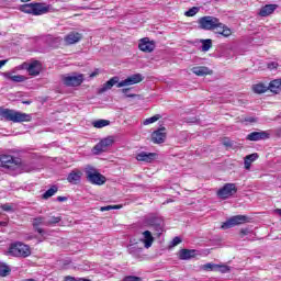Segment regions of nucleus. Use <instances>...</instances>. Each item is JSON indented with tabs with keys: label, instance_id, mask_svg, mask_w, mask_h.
<instances>
[{
	"label": "nucleus",
	"instance_id": "obj_1",
	"mask_svg": "<svg viewBox=\"0 0 281 281\" xmlns=\"http://www.w3.org/2000/svg\"><path fill=\"white\" fill-rule=\"evenodd\" d=\"M0 167L5 170H21V172H35L37 170L34 162H21L10 155L0 156Z\"/></svg>",
	"mask_w": 281,
	"mask_h": 281
},
{
	"label": "nucleus",
	"instance_id": "obj_2",
	"mask_svg": "<svg viewBox=\"0 0 281 281\" xmlns=\"http://www.w3.org/2000/svg\"><path fill=\"white\" fill-rule=\"evenodd\" d=\"M143 80H144V76L142 74H134L122 81H120V77L115 76L101 86V88L99 89V93H105V91L113 89L115 85L117 89H122V87H131L132 85H139V82H142Z\"/></svg>",
	"mask_w": 281,
	"mask_h": 281
},
{
	"label": "nucleus",
	"instance_id": "obj_3",
	"mask_svg": "<svg viewBox=\"0 0 281 281\" xmlns=\"http://www.w3.org/2000/svg\"><path fill=\"white\" fill-rule=\"evenodd\" d=\"M0 117L5 120V122H13L14 124H20L21 122H32V114L12 109H5L3 106H0Z\"/></svg>",
	"mask_w": 281,
	"mask_h": 281
},
{
	"label": "nucleus",
	"instance_id": "obj_4",
	"mask_svg": "<svg viewBox=\"0 0 281 281\" xmlns=\"http://www.w3.org/2000/svg\"><path fill=\"white\" fill-rule=\"evenodd\" d=\"M19 10L20 12H24V14L41 16L42 14H47V12H49V5H45L41 2H31L26 4H21Z\"/></svg>",
	"mask_w": 281,
	"mask_h": 281
},
{
	"label": "nucleus",
	"instance_id": "obj_5",
	"mask_svg": "<svg viewBox=\"0 0 281 281\" xmlns=\"http://www.w3.org/2000/svg\"><path fill=\"white\" fill-rule=\"evenodd\" d=\"M143 225L145 227H153L157 232L158 236H161L166 224L164 222V217L157 214H149L144 217Z\"/></svg>",
	"mask_w": 281,
	"mask_h": 281
},
{
	"label": "nucleus",
	"instance_id": "obj_6",
	"mask_svg": "<svg viewBox=\"0 0 281 281\" xmlns=\"http://www.w3.org/2000/svg\"><path fill=\"white\" fill-rule=\"evenodd\" d=\"M9 254L15 258H27L32 256V250L30 247L21 241H15L10 245Z\"/></svg>",
	"mask_w": 281,
	"mask_h": 281
},
{
	"label": "nucleus",
	"instance_id": "obj_7",
	"mask_svg": "<svg viewBox=\"0 0 281 281\" xmlns=\"http://www.w3.org/2000/svg\"><path fill=\"white\" fill-rule=\"evenodd\" d=\"M198 25L200 30L212 31L215 27H221L223 23L218 18L212 15H205L199 19Z\"/></svg>",
	"mask_w": 281,
	"mask_h": 281
},
{
	"label": "nucleus",
	"instance_id": "obj_8",
	"mask_svg": "<svg viewBox=\"0 0 281 281\" xmlns=\"http://www.w3.org/2000/svg\"><path fill=\"white\" fill-rule=\"evenodd\" d=\"M61 81L65 87H80L85 82V75L78 72L63 75Z\"/></svg>",
	"mask_w": 281,
	"mask_h": 281
},
{
	"label": "nucleus",
	"instance_id": "obj_9",
	"mask_svg": "<svg viewBox=\"0 0 281 281\" xmlns=\"http://www.w3.org/2000/svg\"><path fill=\"white\" fill-rule=\"evenodd\" d=\"M87 180L93 186H104L106 183V177L95 171L93 167L86 170Z\"/></svg>",
	"mask_w": 281,
	"mask_h": 281
},
{
	"label": "nucleus",
	"instance_id": "obj_10",
	"mask_svg": "<svg viewBox=\"0 0 281 281\" xmlns=\"http://www.w3.org/2000/svg\"><path fill=\"white\" fill-rule=\"evenodd\" d=\"M238 192V188L236 187V183H225L217 192L216 195L218 199H222L223 201L231 199V196H234Z\"/></svg>",
	"mask_w": 281,
	"mask_h": 281
},
{
	"label": "nucleus",
	"instance_id": "obj_11",
	"mask_svg": "<svg viewBox=\"0 0 281 281\" xmlns=\"http://www.w3.org/2000/svg\"><path fill=\"white\" fill-rule=\"evenodd\" d=\"M243 223H249V217L247 215H235L228 218L222 224V229H232L236 225H243Z\"/></svg>",
	"mask_w": 281,
	"mask_h": 281
},
{
	"label": "nucleus",
	"instance_id": "obj_12",
	"mask_svg": "<svg viewBox=\"0 0 281 281\" xmlns=\"http://www.w3.org/2000/svg\"><path fill=\"white\" fill-rule=\"evenodd\" d=\"M113 136H109L106 138L101 139L94 147V155H100V153H104L109 146H113Z\"/></svg>",
	"mask_w": 281,
	"mask_h": 281
},
{
	"label": "nucleus",
	"instance_id": "obj_13",
	"mask_svg": "<svg viewBox=\"0 0 281 281\" xmlns=\"http://www.w3.org/2000/svg\"><path fill=\"white\" fill-rule=\"evenodd\" d=\"M271 137V134L265 131L260 132H252L246 136L247 142H260L262 139H269Z\"/></svg>",
	"mask_w": 281,
	"mask_h": 281
},
{
	"label": "nucleus",
	"instance_id": "obj_14",
	"mask_svg": "<svg viewBox=\"0 0 281 281\" xmlns=\"http://www.w3.org/2000/svg\"><path fill=\"white\" fill-rule=\"evenodd\" d=\"M151 142L154 144H164L166 142V127H159L151 133Z\"/></svg>",
	"mask_w": 281,
	"mask_h": 281
},
{
	"label": "nucleus",
	"instance_id": "obj_15",
	"mask_svg": "<svg viewBox=\"0 0 281 281\" xmlns=\"http://www.w3.org/2000/svg\"><path fill=\"white\" fill-rule=\"evenodd\" d=\"M138 48L140 49V52L150 54V52H155V42H150L148 37H144L140 40Z\"/></svg>",
	"mask_w": 281,
	"mask_h": 281
},
{
	"label": "nucleus",
	"instance_id": "obj_16",
	"mask_svg": "<svg viewBox=\"0 0 281 281\" xmlns=\"http://www.w3.org/2000/svg\"><path fill=\"white\" fill-rule=\"evenodd\" d=\"M23 67L26 68L29 76H38L41 74V61L34 60L31 64H23Z\"/></svg>",
	"mask_w": 281,
	"mask_h": 281
},
{
	"label": "nucleus",
	"instance_id": "obj_17",
	"mask_svg": "<svg viewBox=\"0 0 281 281\" xmlns=\"http://www.w3.org/2000/svg\"><path fill=\"white\" fill-rule=\"evenodd\" d=\"M64 41L66 45H76V43H80V41H82V34L72 31L64 37Z\"/></svg>",
	"mask_w": 281,
	"mask_h": 281
},
{
	"label": "nucleus",
	"instance_id": "obj_18",
	"mask_svg": "<svg viewBox=\"0 0 281 281\" xmlns=\"http://www.w3.org/2000/svg\"><path fill=\"white\" fill-rule=\"evenodd\" d=\"M47 223L46 217L45 216H37L35 218H33L32 225H33V229H35L37 232V234H41V236H43L45 234V229L40 228L41 225H45Z\"/></svg>",
	"mask_w": 281,
	"mask_h": 281
},
{
	"label": "nucleus",
	"instance_id": "obj_19",
	"mask_svg": "<svg viewBox=\"0 0 281 281\" xmlns=\"http://www.w3.org/2000/svg\"><path fill=\"white\" fill-rule=\"evenodd\" d=\"M156 158V153L140 151L136 155L137 161H145L146 164H151V161H155Z\"/></svg>",
	"mask_w": 281,
	"mask_h": 281
},
{
	"label": "nucleus",
	"instance_id": "obj_20",
	"mask_svg": "<svg viewBox=\"0 0 281 281\" xmlns=\"http://www.w3.org/2000/svg\"><path fill=\"white\" fill-rule=\"evenodd\" d=\"M196 256V250L194 249H180L178 252L179 260H192Z\"/></svg>",
	"mask_w": 281,
	"mask_h": 281
},
{
	"label": "nucleus",
	"instance_id": "obj_21",
	"mask_svg": "<svg viewBox=\"0 0 281 281\" xmlns=\"http://www.w3.org/2000/svg\"><path fill=\"white\" fill-rule=\"evenodd\" d=\"M214 30L217 38H221V36H224V38L232 36V29L227 27V25L223 23L221 26H216Z\"/></svg>",
	"mask_w": 281,
	"mask_h": 281
},
{
	"label": "nucleus",
	"instance_id": "obj_22",
	"mask_svg": "<svg viewBox=\"0 0 281 281\" xmlns=\"http://www.w3.org/2000/svg\"><path fill=\"white\" fill-rule=\"evenodd\" d=\"M44 41L46 45H48V47H53V49H56L57 47H60V43H63V37H54L53 35H47Z\"/></svg>",
	"mask_w": 281,
	"mask_h": 281
},
{
	"label": "nucleus",
	"instance_id": "obj_23",
	"mask_svg": "<svg viewBox=\"0 0 281 281\" xmlns=\"http://www.w3.org/2000/svg\"><path fill=\"white\" fill-rule=\"evenodd\" d=\"M276 10H278V4H266L259 10L258 15L259 16H269V15L273 14V12H276Z\"/></svg>",
	"mask_w": 281,
	"mask_h": 281
},
{
	"label": "nucleus",
	"instance_id": "obj_24",
	"mask_svg": "<svg viewBox=\"0 0 281 281\" xmlns=\"http://www.w3.org/2000/svg\"><path fill=\"white\" fill-rule=\"evenodd\" d=\"M80 179H82V172L80 171L74 170L67 176L68 183H71L72 186H78V183H80Z\"/></svg>",
	"mask_w": 281,
	"mask_h": 281
},
{
	"label": "nucleus",
	"instance_id": "obj_25",
	"mask_svg": "<svg viewBox=\"0 0 281 281\" xmlns=\"http://www.w3.org/2000/svg\"><path fill=\"white\" fill-rule=\"evenodd\" d=\"M142 241L144 243L146 249H150V247H153V243H155V237H153V233H150V231L143 232Z\"/></svg>",
	"mask_w": 281,
	"mask_h": 281
},
{
	"label": "nucleus",
	"instance_id": "obj_26",
	"mask_svg": "<svg viewBox=\"0 0 281 281\" xmlns=\"http://www.w3.org/2000/svg\"><path fill=\"white\" fill-rule=\"evenodd\" d=\"M195 76H210L212 71L205 66H195L191 69Z\"/></svg>",
	"mask_w": 281,
	"mask_h": 281
},
{
	"label": "nucleus",
	"instance_id": "obj_27",
	"mask_svg": "<svg viewBox=\"0 0 281 281\" xmlns=\"http://www.w3.org/2000/svg\"><path fill=\"white\" fill-rule=\"evenodd\" d=\"M258 157H259L258 153H254V154L246 156L244 159L245 169L250 170L251 164H254V161H256V159H258Z\"/></svg>",
	"mask_w": 281,
	"mask_h": 281
},
{
	"label": "nucleus",
	"instance_id": "obj_28",
	"mask_svg": "<svg viewBox=\"0 0 281 281\" xmlns=\"http://www.w3.org/2000/svg\"><path fill=\"white\" fill-rule=\"evenodd\" d=\"M268 91H271L272 93H280V91H281L280 79L272 80L268 86Z\"/></svg>",
	"mask_w": 281,
	"mask_h": 281
},
{
	"label": "nucleus",
	"instance_id": "obj_29",
	"mask_svg": "<svg viewBox=\"0 0 281 281\" xmlns=\"http://www.w3.org/2000/svg\"><path fill=\"white\" fill-rule=\"evenodd\" d=\"M127 251L128 254H131V256H134V258H137L142 254L143 248H139L137 244H131L127 246Z\"/></svg>",
	"mask_w": 281,
	"mask_h": 281
},
{
	"label": "nucleus",
	"instance_id": "obj_30",
	"mask_svg": "<svg viewBox=\"0 0 281 281\" xmlns=\"http://www.w3.org/2000/svg\"><path fill=\"white\" fill-rule=\"evenodd\" d=\"M56 192H58V187L57 186H52L48 190H46L43 193L42 199L47 201V199H52V196H54V194H56Z\"/></svg>",
	"mask_w": 281,
	"mask_h": 281
},
{
	"label": "nucleus",
	"instance_id": "obj_31",
	"mask_svg": "<svg viewBox=\"0 0 281 281\" xmlns=\"http://www.w3.org/2000/svg\"><path fill=\"white\" fill-rule=\"evenodd\" d=\"M252 91L255 93H267L269 91V87L265 83H257L252 86Z\"/></svg>",
	"mask_w": 281,
	"mask_h": 281
},
{
	"label": "nucleus",
	"instance_id": "obj_32",
	"mask_svg": "<svg viewBox=\"0 0 281 281\" xmlns=\"http://www.w3.org/2000/svg\"><path fill=\"white\" fill-rule=\"evenodd\" d=\"M63 221V217L60 216H50V217H46V223L45 226L46 227H52L54 225H58V223H60Z\"/></svg>",
	"mask_w": 281,
	"mask_h": 281
},
{
	"label": "nucleus",
	"instance_id": "obj_33",
	"mask_svg": "<svg viewBox=\"0 0 281 281\" xmlns=\"http://www.w3.org/2000/svg\"><path fill=\"white\" fill-rule=\"evenodd\" d=\"M200 43L202 44L201 46V52H210L212 49V40H200Z\"/></svg>",
	"mask_w": 281,
	"mask_h": 281
},
{
	"label": "nucleus",
	"instance_id": "obj_34",
	"mask_svg": "<svg viewBox=\"0 0 281 281\" xmlns=\"http://www.w3.org/2000/svg\"><path fill=\"white\" fill-rule=\"evenodd\" d=\"M110 124H111V121L102 120V119L92 122V126H94V128H104V126H109Z\"/></svg>",
	"mask_w": 281,
	"mask_h": 281
},
{
	"label": "nucleus",
	"instance_id": "obj_35",
	"mask_svg": "<svg viewBox=\"0 0 281 281\" xmlns=\"http://www.w3.org/2000/svg\"><path fill=\"white\" fill-rule=\"evenodd\" d=\"M10 271H12V269H10V266H8L5 263H0L1 278H5V277L10 276Z\"/></svg>",
	"mask_w": 281,
	"mask_h": 281
},
{
	"label": "nucleus",
	"instance_id": "obj_36",
	"mask_svg": "<svg viewBox=\"0 0 281 281\" xmlns=\"http://www.w3.org/2000/svg\"><path fill=\"white\" fill-rule=\"evenodd\" d=\"M159 120H161V115L160 114H156V115H154L151 117L146 119L143 122V124H144V126H148V124H155V122H157Z\"/></svg>",
	"mask_w": 281,
	"mask_h": 281
},
{
	"label": "nucleus",
	"instance_id": "obj_37",
	"mask_svg": "<svg viewBox=\"0 0 281 281\" xmlns=\"http://www.w3.org/2000/svg\"><path fill=\"white\" fill-rule=\"evenodd\" d=\"M122 205H106V206H101L100 212H111V210H121Z\"/></svg>",
	"mask_w": 281,
	"mask_h": 281
},
{
	"label": "nucleus",
	"instance_id": "obj_38",
	"mask_svg": "<svg viewBox=\"0 0 281 281\" xmlns=\"http://www.w3.org/2000/svg\"><path fill=\"white\" fill-rule=\"evenodd\" d=\"M232 269L227 265H217L216 271H220V273H229Z\"/></svg>",
	"mask_w": 281,
	"mask_h": 281
},
{
	"label": "nucleus",
	"instance_id": "obj_39",
	"mask_svg": "<svg viewBox=\"0 0 281 281\" xmlns=\"http://www.w3.org/2000/svg\"><path fill=\"white\" fill-rule=\"evenodd\" d=\"M199 10H201L199 7H193V8L189 9L187 12H184V14L187 16H194V15L199 14Z\"/></svg>",
	"mask_w": 281,
	"mask_h": 281
},
{
	"label": "nucleus",
	"instance_id": "obj_40",
	"mask_svg": "<svg viewBox=\"0 0 281 281\" xmlns=\"http://www.w3.org/2000/svg\"><path fill=\"white\" fill-rule=\"evenodd\" d=\"M10 80H12V82H24L25 77L23 75H13L10 76Z\"/></svg>",
	"mask_w": 281,
	"mask_h": 281
},
{
	"label": "nucleus",
	"instance_id": "obj_41",
	"mask_svg": "<svg viewBox=\"0 0 281 281\" xmlns=\"http://www.w3.org/2000/svg\"><path fill=\"white\" fill-rule=\"evenodd\" d=\"M218 267V265L216 263H205L202 269H204V271H216V268Z\"/></svg>",
	"mask_w": 281,
	"mask_h": 281
},
{
	"label": "nucleus",
	"instance_id": "obj_42",
	"mask_svg": "<svg viewBox=\"0 0 281 281\" xmlns=\"http://www.w3.org/2000/svg\"><path fill=\"white\" fill-rule=\"evenodd\" d=\"M64 281H91V280L85 279V278H75L71 276H67V277H65Z\"/></svg>",
	"mask_w": 281,
	"mask_h": 281
},
{
	"label": "nucleus",
	"instance_id": "obj_43",
	"mask_svg": "<svg viewBox=\"0 0 281 281\" xmlns=\"http://www.w3.org/2000/svg\"><path fill=\"white\" fill-rule=\"evenodd\" d=\"M1 210H3V212H14V207H12V205L5 203L1 205Z\"/></svg>",
	"mask_w": 281,
	"mask_h": 281
},
{
	"label": "nucleus",
	"instance_id": "obj_44",
	"mask_svg": "<svg viewBox=\"0 0 281 281\" xmlns=\"http://www.w3.org/2000/svg\"><path fill=\"white\" fill-rule=\"evenodd\" d=\"M182 241L181 237L177 236L171 240L170 247H177Z\"/></svg>",
	"mask_w": 281,
	"mask_h": 281
},
{
	"label": "nucleus",
	"instance_id": "obj_45",
	"mask_svg": "<svg viewBox=\"0 0 281 281\" xmlns=\"http://www.w3.org/2000/svg\"><path fill=\"white\" fill-rule=\"evenodd\" d=\"M268 69H270V71H273V69H278L279 64L277 61H270L267 65Z\"/></svg>",
	"mask_w": 281,
	"mask_h": 281
},
{
	"label": "nucleus",
	"instance_id": "obj_46",
	"mask_svg": "<svg viewBox=\"0 0 281 281\" xmlns=\"http://www.w3.org/2000/svg\"><path fill=\"white\" fill-rule=\"evenodd\" d=\"M123 281H142V278L135 276H128L123 279Z\"/></svg>",
	"mask_w": 281,
	"mask_h": 281
},
{
	"label": "nucleus",
	"instance_id": "obj_47",
	"mask_svg": "<svg viewBox=\"0 0 281 281\" xmlns=\"http://www.w3.org/2000/svg\"><path fill=\"white\" fill-rule=\"evenodd\" d=\"M122 93L125 94L126 98H135L136 94H128V91H131V88H124L121 90Z\"/></svg>",
	"mask_w": 281,
	"mask_h": 281
},
{
	"label": "nucleus",
	"instance_id": "obj_48",
	"mask_svg": "<svg viewBox=\"0 0 281 281\" xmlns=\"http://www.w3.org/2000/svg\"><path fill=\"white\" fill-rule=\"evenodd\" d=\"M244 121L249 122V124H254L255 122H258V119L254 116H248V117H245Z\"/></svg>",
	"mask_w": 281,
	"mask_h": 281
},
{
	"label": "nucleus",
	"instance_id": "obj_49",
	"mask_svg": "<svg viewBox=\"0 0 281 281\" xmlns=\"http://www.w3.org/2000/svg\"><path fill=\"white\" fill-rule=\"evenodd\" d=\"M223 144L226 146V148H232V146H234V143L228 138L224 139Z\"/></svg>",
	"mask_w": 281,
	"mask_h": 281
},
{
	"label": "nucleus",
	"instance_id": "obj_50",
	"mask_svg": "<svg viewBox=\"0 0 281 281\" xmlns=\"http://www.w3.org/2000/svg\"><path fill=\"white\" fill-rule=\"evenodd\" d=\"M248 234H250L249 228H241V229H240V236H241V238H243L244 236H248Z\"/></svg>",
	"mask_w": 281,
	"mask_h": 281
},
{
	"label": "nucleus",
	"instance_id": "obj_51",
	"mask_svg": "<svg viewBox=\"0 0 281 281\" xmlns=\"http://www.w3.org/2000/svg\"><path fill=\"white\" fill-rule=\"evenodd\" d=\"M57 201L59 203H65V201H67V196H57Z\"/></svg>",
	"mask_w": 281,
	"mask_h": 281
},
{
	"label": "nucleus",
	"instance_id": "obj_52",
	"mask_svg": "<svg viewBox=\"0 0 281 281\" xmlns=\"http://www.w3.org/2000/svg\"><path fill=\"white\" fill-rule=\"evenodd\" d=\"M5 63H8V59L0 60V69L5 65Z\"/></svg>",
	"mask_w": 281,
	"mask_h": 281
},
{
	"label": "nucleus",
	"instance_id": "obj_53",
	"mask_svg": "<svg viewBox=\"0 0 281 281\" xmlns=\"http://www.w3.org/2000/svg\"><path fill=\"white\" fill-rule=\"evenodd\" d=\"M0 227H8V222H5V221L0 222Z\"/></svg>",
	"mask_w": 281,
	"mask_h": 281
},
{
	"label": "nucleus",
	"instance_id": "obj_54",
	"mask_svg": "<svg viewBox=\"0 0 281 281\" xmlns=\"http://www.w3.org/2000/svg\"><path fill=\"white\" fill-rule=\"evenodd\" d=\"M274 212L276 214H279V216H281V209H276Z\"/></svg>",
	"mask_w": 281,
	"mask_h": 281
},
{
	"label": "nucleus",
	"instance_id": "obj_55",
	"mask_svg": "<svg viewBox=\"0 0 281 281\" xmlns=\"http://www.w3.org/2000/svg\"><path fill=\"white\" fill-rule=\"evenodd\" d=\"M95 76H98V72H92V74L90 75V78H95Z\"/></svg>",
	"mask_w": 281,
	"mask_h": 281
},
{
	"label": "nucleus",
	"instance_id": "obj_56",
	"mask_svg": "<svg viewBox=\"0 0 281 281\" xmlns=\"http://www.w3.org/2000/svg\"><path fill=\"white\" fill-rule=\"evenodd\" d=\"M22 104H32V101H23Z\"/></svg>",
	"mask_w": 281,
	"mask_h": 281
},
{
	"label": "nucleus",
	"instance_id": "obj_57",
	"mask_svg": "<svg viewBox=\"0 0 281 281\" xmlns=\"http://www.w3.org/2000/svg\"><path fill=\"white\" fill-rule=\"evenodd\" d=\"M22 3H27V1H32V0H21Z\"/></svg>",
	"mask_w": 281,
	"mask_h": 281
}]
</instances>
